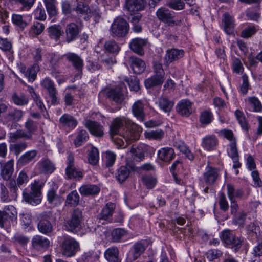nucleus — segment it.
Wrapping results in <instances>:
<instances>
[{
    "label": "nucleus",
    "mask_w": 262,
    "mask_h": 262,
    "mask_svg": "<svg viewBox=\"0 0 262 262\" xmlns=\"http://www.w3.org/2000/svg\"><path fill=\"white\" fill-rule=\"evenodd\" d=\"M99 258V253L95 250H90L83 252L78 262H97Z\"/></svg>",
    "instance_id": "c85d7f7f"
},
{
    "label": "nucleus",
    "mask_w": 262,
    "mask_h": 262,
    "mask_svg": "<svg viewBox=\"0 0 262 262\" xmlns=\"http://www.w3.org/2000/svg\"><path fill=\"white\" fill-rule=\"evenodd\" d=\"M37 152L36 150H31L27 151L20 156L19 162L22 165H25L31 161L36 156Z\"/></svg>",
    "instance_id": "3c124183"
},
{
    "label": "nucleus",
    "mask_w": 262,
    "mask_h": 262,
    "mask_svg": "<svg viewBox=\"0 0 262 262\" xmlns=\"http://www.w3.org/2000/svg\"><path fill=\"white\" fill-rule=\"evenodd\" d=\"M107 98L117 104H121L125 99V95L121 88L116 86L108 90L106 92Z\"/></svg>",
    "instance_id": "aec40b11"
},
{
    "label": "nucleus",
    "mask_w": 262,
    "mask_h": 262,
    "mask_svg": "<svg viewBox=\"0 0 262 262\" xmlns=\"http://www.w3.org/2000/svg\"><path fill=\"white\" fill-rule=\"evenodd\" d=\"M157 155L159 160L167 163H170L175 157L173 149L169 147L160 148L158 151Z\"/></svg>",
    "instance_id": "4be33fe9"
},
{
    "label": "nucleus",
    "mask_w": 262,
    "mask_h": 262,
    "mask_svg": "<svg viewBox=\"0 0 262 262\" xmlns=\"http://www.w3.org/2000/svg\"><path fill=\"white\" fill-rule=\"evenodd\" d=\"M24 114L22 110L14 108L9 111L5 116V118L8 122L15 123L21 120Z\"/></svg>",
    "instance_id": "bb28decb"
},
{
    "label": "nucleus",
    "mask_w": 262,
    "mask_h": 262,
    "mask_svg": "<svg viewBox=\"0 0 262 262\" xmlns=\"http://www.w3.org/2000/svg\"><path fill=\"white\" fill-rule=\"evenodd\" d=\"M142 15L138 14L132 17L130 23L132 25V30L136 33H139L142 32V27L139 21L141 19Z\"/></svg>",
    "instance_id": "5fc2aeb1"
},
{
    "label": "nucleus",
    "mask_w": 262,
    "mask_h": 262,
    "mask_svg": "<svg viewBox=\"0 0 262 262\" xmlns=\"http://www.w3.org/2000/svg\"><path fill=\"white\" fill-rule=\"evenodd\" d=\"M37 166L40 172L43 173H51L55 169L54 164L49 159H43L40 161Z\"/></svg>",
    "instance_id": "7c9ffc66"
},
{
    "label": "nucleus",
    "mask_w": 262,
    "mask_h": 262,
    "mask_svg": "<svg viewBox=\"0 0 262 262\" xmlns=\"http://www.w3.org/2000/svg\"><path fill=\"white\" fill-rule=\"evenodd\" d=\"M146 139L149 140H161L164 136V132L161 129L145 131L144 133Z\"/></svg>",
    "instance_id": "8fccbe9b"
},
{
    "label": "nucleus",
    "mask_w": 262,
    "mask_h": 262,
    "mask_svg": "<svg viewBox=\"0 0 262 262\" xmlns=\"http://www.w3.org/2000/svg\"><path fill=\"white\" fill-rule=\"evenodd\" d=\"M147 43V39L137 37L132 40L129 43V47L134 52L142 56L144 54L143 48Z\"/></svg>",
    "instance_id": "6ab92c4d"
},
{
    "label": "nucleus",
    "mask_w": 262,
    "mask_h": 262,
    "mask_svg": "<svg viewBox=\"0 0 262 262\" xmlns=\"http://www.w3.org/2000/svg\"><path fill=\"white\" fill-rule=\"evenodd\" d=\"M79 195L76 190L71 191L67 196L66 205L75 207L79 204Z\"/></svg>",
    "instance_id": "49530a36"
},
{
    "label": "nucleus",
    "mask_w": 262,
    "mask_h": 262,
    "mask_svg": "<svg viewBox=\"0 0 262 262\" xmlns=\"http://www.w3.org/2000/svg\"><path fill=\"white\" fill-rule=\"evenodd\" d=\"M219 177L218 169L207 165L203 173V180L208 186L213 184Z\"/></svg>",
    "instance_id": "9b49d317"
},
{
    "label": "nucleus",
    "mask_w": 262,
    "mask_h": 262,
    "mask_svg": "<svg viewBox=\"0 0 262 262\" xmlns=\"http://www.w3.org/2000/svg\"><path fill=\"white\" fill-rule=\"evenodd\" d=\"M28 146L27 143L25 141L18 142L11 145L10 149L15 155H18L23 151L25 150Z\"/></svg>",
    "instance_id": "13d9d810"
},
{
    "label": "nucleus",
    "mask_w": 262,
    "mask_h": 262,
    "mask_svg": "<svg viewBox=\"0 0 262 262\" xmlns=\"http://www.w3.org/2000/svg\"><path fill=\"white\" fill-rule=\"evenodd\" d=\"M99 152L96 147H92L89 154V161L92 165H95L98 161Z\"/></svg>",
    "instance_id": "774afa93"
},
{
    "label": "nucleus",
    "mask_w": 262,
    "mask_h": 262,
    "mask_svg": "<svg viewBox=\"0 0 262 262\" xmlns=\"http://www.w3.org/2000/svg\"><path fill=\"white\" fill-rule=\"evenodd\" d=\"M257 32V29L254 26H249L242 30L241 36L244 38L251 37Z\"/></svg>",
    "instance_id": "338daca9"
},
{
    "label": "nucleus",
    "mask_w": 262,
    "mask_h": 262,
    "mask_svg": "<svg viewBox=\"0 0 262 262\" xmlns=\"http://www.w3.org/2000/svg\"><path fill=\"white\" fill-rule=\"evenodd\" d=\"M220 237L226 246L233 249L235 252L241 247L243 240L236 237L232 231L226 229L222 231Z\"/></svg>",
    "instance_id": "423d86ee"
},
{
    "label": "nucleus",
    "mask_w": 262,
    "mask_h": 262,
    "mask_svg": "<svg viewBox=\"0 0 262 262\" xmlns=\"http://www.w3.org/2000/svg\"><path fill=\"white\" fill-rule=\"evenodd\" d=\"M129 63L133 72L136 74H140L145 69L146 66L144 61L137 57H130Z\"/></svg>",
    "instance_id": "b1692460"
},
{
    "label": "nucleus",
    "mask_w": 262,
    "mask_h": 262,
    "mask_svg": "<svg viewBox=\"0 0 262 262\" xmlns=\"http://www.w3.org/2000/svg\"><path fill=\"white\" fill-rule=\"evenodd\" d=\"M66 174L68 179L80 180L83 177V173L75 166L66 168Z\"/></svg>",
    "instance_id": "09e8293b"
},
{
    "label": "nucleus",
    "mask_w": 262,
    "mask_h": 262,
    "mask_svg": "<svg viewBox=\"0 0 262 262\" xmlns=\"http://www.w3.org/2000/svg\"><path fill=\"white\" fill-rule=\"evenodd\" d=\"M24 200L32 205H37L40 203L41 192L38 182L34 181L31 185V189H25L23 192Z\"/></svg>",
    "instance_id": "7ed1b4c3"
},
{
    "label": "nucleus",
    "mask_w": 262,
    "mask_h": 262,
    "mask_svg": "<svg viewBox=\"0 0 262 262\" xmlns=\"http://www.w3.org/2000/svg\"><path fill=\"white\" fill-rule=\"evenodd\" d=\"M177 112L183 117H188L192 113V103L188 99L180 100L176 106Z\"/></svg>",
    "instance_id": "4468645a"
},
{
    "label": "nucleus",
    "mask_w": 262,
    "mask_h": 262,
    "mask_svg": "<svg viewBox=\"0 0 262 262\" xmlns=\"http://www.w3.org/2000/svg\"><path fill=\"white\" fill-rule=\"evenodd\" d=\"M89 139V136L85 129H78L74 144L76 147H79L86 142Z\"/></svg>",
    "instance_id": "58836bf2"
},
{
    "label": "nucleus",
    "mask_w": 262,
    "mask_h": 262,
    "mask_svg": "<svg viewBox=\"0 0 262 262\" xmlns=\"http://www.w3.org/2000/svg\"><path fill=\"white\" fill-rule=\"evenodd\" d=\"M118 255V249L115 246L108 248L104 252L105 258L109 262H120Z\"/></svg>",
    "instance_id": "4c0bfd02"
},
{
    "label": "nucleus",
    "mask_w": 262,
    "mask_h": 262,
    "mask_svg": "<svg viewBox=\"0 0 262 262\" xmlns=\"http://www.w3.org/2000/svg\"><path fill=\"white\" fill-rule=\"evenodd\" d=\"M130 124V120L125 116H119L114 118L110 126V135L113 136L120 135L121 129L126 127Z\"/></svg>",
    "instance_id": "6e6552de"
},
{
    "label": "nucleus",
    "mask_w": 262,
    "mask_h": 262,
    "mask_svg": "<svg viewBox=\"0 0 262 262\" xmlns=\"http://www.w3.org/2000/svg\"><path fill=\"white\" fill-rule=\"evenodd\" d=\"M219 205L220 208L224 212L227 211L229 207L225 194L223 192L219 193Z\"/></svg>",
    "instance_id": "e2e57ef3"
},
{
    "label": "nucleus",
    "mask_w": 262,
    "mask_h": 262,
    "mask_svg": "<svg viewBox=\"0 0 262 262\" xmlns=\"http://www.w3.org/2000/svg\"><path fill=\"white\" fill-rule=\"evenodd\" d=\"M29 178L27 172L25 170L21 171L16 179L17 184L20 188L25 186L29 181Z\"/></svg>",
    "instance_id": "69168bd1"
},
{
    "label": "nucleus",
    "mask_w": 262,
    "mask_h": 262,
    "mask_svg": "<svg viewBox=\"0 0 262 262\" xmlns=\"http://www.w3.org/2000/svg\"><path fill=\"white\" fill-rule=\"evenodd\" d=\"M74 10L80 16H83L85 20H89L91 18V9L86 4L82 2H78L77 6Z\"/></svg>",
    "instance_id": "c756f323"
},
{
    "label": "nucleus",
    "mask_w": 262,
    "mask_h": 262,
    "mask_svg": "<svg viewBox=\"0 0 262 262\" xmlns=\"http://www.w3.org/2000/svg\"><path fill=\"white\" fill-rule=\"evenodd\" d=\"M40 85L47 91L52 105H56L59 103L57 98V90L54 81L50 78L46 77L43 78L40 81Z\"/></svg>",
    "instance_id": "1a4fd4ad"
},
{
    "label": "nucleus",
    "mask_w": 262,
    "mask_h": 262,
    "mask_svg": "<svg viewBox=\"0 0 262 262\" xmlns=\"http://www.w3.org/2000/svg\"><path fill=\"white\" fill-rule=\"evenodd\" d=\"M39 66L37 63L33 64L27 69L25 77L28 78L29 82H32L36 78L37 73L39 71Z\"/></svg>",
    "instance_id": "de8ad7c7"
},
{
    "label": "nucleus",
    "mask_w": 262,
    "mask_h": 262,
    "mask_svg": "<svg viewBox=\"0 0 262 262\" xmlns=\"http://www.w3.org/2000/svg\"><path fill=\"white\" fill-rule=\"evenodd\" d=\"M24 127L27 130L26 134H29L31 140L32 138L33 134L37 129L38 123L34 121L31 118H28L24 123Z\"/></svg>",
    "instance_id": "c03bdc74"
},
{
    "label": "nucleus",
    "mask_w": 262,
    "mask_h": 262,
    "mask_svg": "<svg viewBox=\"0 0 262 262\" xmlns=\"http://www.w3.org/2000/svg\"><path fill=\"white\" fill-rule=\"evenodd\" d=\"M154 75L144 81L145 86L147 89L161 85L164 81L165 72L163 69L162 64L156 62H154Z\"/></svg>",
    "instance_id": "20e7f679"
},
{
    "label": "nucleus",
    "mask_w": 262,
    "mask_h": 262,
    "mask_svg": "<svg viewBox=\"0 0 262 262\" xmlns=\"http://www.w3.org/2000/svg\"><path fill=\"white\" fill-rule=\"evenodd\" d=\"M115 207V204L111 202L107 203L99 214L100 219L110 221V217L112 216Z\"/></svg>",
    "instance_id": "f704fd0d"
},
{
    "label": "nucleus",
    "mask_w": 262,
    "mask_h": 262,
    "mask_svg": "<svg viewBox=\"0 0 262 262\" xmlns=\"http://www.w3.org/2000/svg\"><path fill=\"white\" fill-rule=\"evenodd\" d=\"M235 115L242 128L244 130L248 131L249 129V126L246 120L243 113L239 110H236L235 112Z\"/></svg>",
    "instance_id": "052dcab7"
},
{
    "label": "nucleus",
    "mask_w": 262,
    "mask_h": 262,
    "mask_svg": "<svg viewBox=\"0 0 262 262\" xmlns=\"http://www.w3.org/2000/svg\"><path fill=\"white\" fill-rule=\"evenodd\" d=\"M49 245V240L40 235H36L32 239V246L33 248L38 251L47 249Z\"/></svg>",
    "instance_id": "a878e982"
},
{
    "label": "nucleus",
    "mask_w": 262,
    "mask_h": 262,
    "mask_svg": "<svg viewBox=\"0 0 262 262\" xmlns=\"http://www.w3.org/2000/svg\"><path fill=\"white\" fill-rule=\"evenodd\" d=\"M144 107L145 101L143 100H136L132 106V111L134 116L141 121H143L145 117Z\"/></svg>",
    "instance_id": "2eb2a0df"
},
{
    "label": "nucleus",
    "mask_w": 262,
    "mask_h": 262,
    "mask_svg": "<svg viewBox=\"0 0 262 262\" xmlns=\"http://www.w3.org/2000/svg\"><path fill=\"white\" fill-rule=\"evenodd\" d=\"M174 14V12L164 7L159 8L156 12L157 18L168 26Z\"/></svg>",
    "instance_id": "dca6fc26"
},
{
    "label": "nucleus",
    "mask_w": 262,
    "mask_h": 262,
    "mask_svg": "<svg viewBox=\"0 0 262 262\" xmlns=\"http://www.w3.org/2000/svg\"><path fill=\"white\" fill-rule=\"evenodd\" d=\"M12 21L16 27L21 31L28 25V23L24 18L23 16L18 14H12Z\"/></svg>",
    "instance_id": "37998d69"
},
{
    "label": "nucleus",
    "mask_w": 262,
    "mask_h": 262,
    "mask_svg": "<svg viewBox=\"0 0 262 262\" xmlns=\"http://www.w3.org/2000/svg\"><path fill=\"white\" fill-rule=\"evenodd\" d=\"M85 127L90 133L96 137H102L104 134L103 127L98 122L86 119L84 121Z\"/></svg>",
    "instance_id": "ddd939ff"
},
{
    "label": "nucleus",
    "mask_w": 262,
    "mask_h": 262,
    "mask_svg": "<svg viewBox=\"0 0 262 262\" xmlns=\"http://www.w3.org/2000/svg\"><path fill=\"white\" fill-rule=\"evenodd\" d=\"M213 116L211 111L205 110L200 114L199 120L200 123L203 125H208L213 121Z\"/></svg>",
    "instance_id": "6e6d98bb"
},
{
    "label": "nucleus",
    "mask_w": 262,
    "mask_h": 262,
    "mask_svg": "<svg viewBox=\"0 0 262 262\" xmlns=\"http://www.w3.org/2000/svg\"><path fill=\"white\" fill-rule=\"evenodd\" d=\"M129 176V170L125 166H120L115 173V178L119 183L125 181Z\"/></svg>",
    "instance_id": "79ce46f5"
},
{
    "label": "nucleus",
    "mask_w": 262,
    "mask_h": 262,
    "mask_svg": "<svg viewBox=\"0 0 262 262\" xmlns=\"http://www.w3.org/2000/svg\"><path fill=\"white\" fill-rule=\"evenodd\" d=\"M47 198L48 203L54 206L60 205L63 201L62 198L58 195L56 191L53 188L48 190Z\"/></svg>",
    "instance_id": "c9c22d12"
},
{
    "label": "nucleus",
    "mask_w": 262,
    "mask_h": 262,
    "mask_svg": "<svg viewBox=\"0 0 262 262\" xmlns=\"http://www.w3.org/2000/svg\"><path fill=\"white\" fill-rule=\"evenodd\" d=\"M126 164L132 171L138 173H141L143 171H149L154 169V166L149 163H145L140 167H137L134 163L128 161L127 162Z\"/></svg>",
    "instance_id": "a18cd8bd"
},
{
    "label": "nucleus",
    "mask_w": 262,
    "mask_h": 262,
    "mask_svg": "<svg viewBox=\"0 0 262 262\" xmlns=\"http://www.w3.org/2000/svg\"><path fill=\"white\" fill-rule=\"evenodd\" d=\"M104 48L107 52L113 53H118L120 49L118 44L114 40L106 41Z\"/></svg>",
    "instance_id": "680f3d73"
},
{
    "label": "nucleus",
    "mask_w": 262,
    "mask_h": 262,
    "mask_svg": "<svg viewBox=\"0 0 262 262\" xmlns=\"http://www.w3.org/2000/svg\"><path fill=\"white\" fill-rule=\"evenodd\" d=\"M145 250V247L142 243L140 242L135 243L132 248L130 255L127 257V262H134L138 259Z\"/></svg>",
    "instance_id": "412c9836"
},
{
    "label": "nucleus",
    "mask_w": 262,
    "mask_h": 262,
    "mask_svg": "<svg viewBox=\"0 0 262 262\" xmlns=\"http://www.w3.org/2000/svg\"><path fill=\"white\" fill-rule=\"evenodd\" d=\"M218 140L214 135H207L202 138L201 145L205 149L211 151L214 149Z\"/></svg>",
    "instance_id": "5701e85b"
},
{
    "label": "nucleus",
    "mask_w": 262,
    "mask_h": 262,
    "mask_svg": "<svg viewBox=\"0 0 262 262\" xmlns=\"http://www.w3.org/2000/svg\"><path fill=\"white\" fill-rule=\"evenodd\" d=\"M184 51L182 49H171L168 50L164 58V65L169 66L173 61L178 60L183 57Z\"/></svg>",
    "instance_id": "a211bd4d"
},
{
    "label": "nucleus",
    "mask_w": 262,
    "mask_h": 262,
    "mask_svg": "<svg viewBox=\"0 0 262 262\" xmlns=\"http://www.w3.org/2000/svg\"><path fill=\"white\" fill-rule=\"evenodd\" d=\"M129 30V24L121 17H117L112 23L111 27V34L114 36L123 37Z\"/></svg>",
    "instance_id": "39448f33"
},
{
    "label": "nucleus",
    "mask_w": 262,
    "mask_h": 262,
    "mask_svg": "<svg viewBox=\"0 0 262 262\" xmlns=\"http://www.w3.org/2000/svg\"><path fill=\"white\" fill-rule=\"evenodd\" d=\"M62 56L72 65L76 72L75 78L76 79L81 78L84 66L83 60L82 58L78 54L72 52H68Z\"/></svg>",
    "instance_id": "0eeeda50"
},
{
    "label": "nucleus",
    "mask_w": 262,
    "mask_h": 262,
    "mask_svg": "<svg viewBox=\"0 0 262 262\" xmlns=\"http://www.w3.org/2000/svg\"><path fill=\"white\" fill-rule=\"evenodd\" d=\"M227 195L230 200V201H232V200H235V198H240L243 194V192L241 189L235 190L233 187V186L231 184H227Z\"/></svg>",
    "instance_id": "864d4df0"
},
{
    "label": "nucleus",
    "mask_w": 262,
    "mask_h": 262,
    "mask_svg": "<svg viewBox=\"0 0 262 262\" xmlns=\"http://www.w3.org/2000/svg\"><path fill=\"white\" fill-rule=\"evenodd\" d=\"M14 160L11 159L3 166L1 174L4 180H9L11 177L14 171Z\"/></svg>",
    "instance_id": "e433bc0d"
},
{
    "label": "nucleus",
    "mask_w": 262,
    "mask_h": 262,
    "mask_svg": "<svg viewBox=\"0 0 262 262\" xmlns=\"http://www.w3.org/2000/svg\"><path fill=\"white\" fill-rule=\"evenodd\" d=\"M145 4L144 0H125L124 8L129 12L135 13L143 10Z\"/></svg>",
    "instance_id": "f3484780"
},
{
    "label": "nucleus",
    "mask_w": 262,
    "mask_h": 262,
    "mask_svg": "<svg viewBox=\"0 0 262 262\" xmlns=\"http://www.w3.org/2000/svg\"><path fill=\"white\" fill-rule=\"evenodd\" d=\"M100 188L93 184H86L80 187L79 191L81 195L84 196L96 195L100 192Z\"/></svg>",
    "instance_id": "473e14b6"
},
{
    "label": "nucleus",
    "mask_w": 262,
    "mask_h": 262,
    "mask_svg": "<svg viewBox=\"0 0 262 262\" xmlns=\"http://www.w3.org/2000/svg\"><path fill=\"white\" fill-rule=\"evenodd\" d=\"M185 5V3L182 0H166V6L175 10L184 9Z\"/></svg>",
    "instance_id": "4d7b16f0"
},
{
    "label": "nucleus",
    "mask_w": 262,
    "mask_h": 262,
    "mask_svg": "<svg viewBox=\"0 0 262 262\" xmlns=\"http://www.w3.org/2000/svg\"><path fill=\"white\" fill-rule=\"evenodd\" d=\"M66 40L68 42L75 40L79 33L78 25L75 23H70L66 27Z\"/></svg>",
    "instance_id": "cd10ccee"
},
{
    "label": "nucleus",
    "mask_w": 262,
    "mask_h": 262,
    "mask_svg": "<svg viewBox=\"0 0 262 262\" xmlns=\"http://www.w3.org/2000/svg\"><path fill=\"white\" fill-rule=\"evenodd\" d=\"M140 137L139 132L134 127H132L128 132L123 135V137L128 142L138 140Z\"/></svg>",
    "instance_id": "bf43d9fd"
},
{
    "label": "nucleus",
    "mask_w": 262,
    "mask_h": 262,
    "mask_svg": "<svg viewBox=\"0 0 262 262\" xmlns=\"http://www.w3.org/2000/svg\"><path fill=\"white\" fill-rule=\"evenodd\" d=\"M127 232L124 229L117 228L114 229L112 232V238L114 242H119L121 239L125 236Z\"/></svg>",
    "instance_id": "0e129e2a"
},
{
    "label": "nucleus",
    "mask_w": 262,
    "mask_h": 262,
    "mask_svg": "<svg viewBox=\"0 0 262 262\" xmlns=\"http://www.w3.org/2000/svg\"><path fill=\"white\" fill-rule=\"evenodd\" d=\"M13 102L17 106H25L29 102V98L24 93H14L12 96Z\"/></svg>",
    "instance_id": "a19ab883"
},
{
    "label": "nucleus",
    "mask_w": 262,
    "mask_h": 262,
    "mask_svg": "<svg viewBox=\"0 0 262 262\" xmlns=\"http://www.w3.org/2000/svg\"><path fill=\"white\" fill-rule=\"evenodd\" d=\"M62 255L67 258L74 256L80 251V245L78 241L71 236L64 237L61 244Z\"/></svg>",
    "instance_id": "f03ea898"
},
{
    "label": "nucleus",
    "mask_w": 262,
    "mask_h": 262,
    "mask_svg": "<svg viewBox=\"0 0 262 262\" xmlns=\"http://www.w3.org/2000/svg\"><path fill=\"white\" fill-rule=\"evenodd\" d=\"M82 212L79 209H75L72 214L70 220L65 223V227L67 230L75 232L79 228L82 219Z\"/></svg>",
    "instance_id": "9d476101"
},
{
    "label": "nucleus",
    "mask_w": 262,
    "mask_h": 262,
    "mask_svg": "<svg viewBox=\"0 0 262 262\" xmlns=\"http://www.w3.org/2000/svg\"><path fill=\"white\" fill-rule=\"evenodd\" d=\"M224 30L228 35L234 34L235 23L233 18L228 13H226L223 16Z\"/></svg>",
    "instance_id": "393cba45"
},
{
    "label": "nucleus",
    "mask_w": 262,
    "mask_h": 262,
    "mask_svg": "<svg viewBox=\"0 0 262 262\" xmlns=\"http://www.w3.org/2000/svg\"><path fill=\"white\" fill-rule=\"evenodd\" d=\"M132 158L136 162L142 161L145 158V150L143 145L133 146L129 151Z\"/></svg>",
    "instance_id": "2f4dec72"
},
{
    "label": "nucleus",
    "mask_w": 262,
    "mask_h": 262,
    "mask_svg": "<svg viewBox=\"0 0 262 262\" xmlns=\"http://www.w3.org/2000/svg\"><path fill=\"white\" fill-rule=\"evenodd\" d=\"M37 220V228L40 233L48 235L53 231V223L55 221V217L52 212L47 211L41 213Z\"/></svg>",
    "instance_id": "f257e3e1"
},
{
    "label": "nucleus",
    "mask_w": 262,
    "mask_h": 262,
    "mask_svg": "<svg viewBox=\"0 0 262 262\" xmlns=\"http://www.w3.org/2000/svg\"><path fill=\"white\" fill-rule=\"evenodd\" d=\"M59 123L61 127L68 130H73L78 124L76 119L73 116L67 113L64 114L60 117Z\"/></svg>",
    "instance_id": "f8f14e48"
},
{
    "label": "nucleus",
    "mask_w": 262,
    "mask_h": 262,
    "mask_svg": "<svg viewBox=\"0 0 262 262\" xmlns=\"http://www.w3.org/2000/svg\"><path fill=\"white\" fill-rule=\"evenodd\" d=\"M47 12L50 16H55L57 13L55 0H43Z\"/></svg>",
    "instance_id": "603ef678"
},
{
    "label": "nucleus",
    "mask_w": 262,
    "mask_h": 262,
    "mask_svg": "<svg viewBox=\"0 0 262 262\" xmlns=\"http://www.w3.org/2000/svg\"><path fill=\"white\" fill-rule=\"evenodd\" d=\"M158 106L163 112L169 113L172 109L174 102L165 96H161L158 99L157 102Z\"/></svg>",
    "instance_id": "72a5a7b5"
},
{
    "label": "nucleus",
    "mask_w": 262,
    "mask_h": 262,
    "mask_svg": "<svg viewBox=\"0 0 262 262\" xmlns=\"http://www.w3.org/2000/svg\"><path fill=\"white\" fill-rule=\"evenodd\" d=\"M9 142L14 143L19 139L24 138L27 140H30L29 134H26V131L23 129H18L14 132H10L8 134Z\"/></svg>",
    "instance_id": "ea45409f"
}]
</instances>
